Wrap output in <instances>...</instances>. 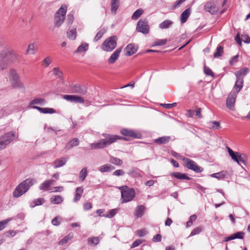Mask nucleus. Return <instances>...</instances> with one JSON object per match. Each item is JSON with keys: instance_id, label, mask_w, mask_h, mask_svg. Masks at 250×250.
Masks as SVG:
<instances>
[{"instance_id": "obj_26", "label": "nucleus", "mask_w": 250, "mask_h": 250, "mask_svg": "<svg viewBox=\"0 0 250 250\" xmlns=\"http://www.w3.org/2000/svg\"><path fill=\"white\" fill-rule=\"evenodd\" d=\"M54 181L53 180H46L40 186V189L43 190H47L50 186L53 184Z\"/></svg>"}, {"instance_id": "obj_55", "label": "nucleus", "mask_w": 250, "mask_h": 250, "mask_svg": "<svg viewBox=\"0 0 250 250\" xmlns=\"http://www.w3.org/2000/svg\"><path fill=\"white\" fill-rule=\"evenodd\" d=\"M202 229H203L202 227L195 228L191 231L189 236H191L198 234L202 231Z\"/></svg>"}, {"instance_id": "obj_30", "label": "nucleus", "mask_w": 250, "mask_h": 250, "mask_svg": "<svg viewBox=\"0 0 250 250\" xmlns=\"http://www.w3.org/2000/svg\"><path fill=\"white\" fill-rule=\"evenodd\" d=\"M3 53L1 52L0 53V69L3 70L6 68L8 62L3 56Z\"/></svg>"}, {"instance_id": "obj_2", "label": "nucleus", "mask_w": 250, "mask_h": 250, "mask_svg": "<svg viewBox=\"0 0 250 250\" xmlns=\"http://www.w3.org/2000/svg\"><path fill=\"white\" fill-rule=\"evenodd\" d=\"M36 181L35 179L32 178H28L23 181L14 189L13 192V196L16 198L21 197L28 190Z\"/></svg>"}, {"instance_id": "obj_20", "label": "nucleus", "mask_w": 250, "mask_h": 250, "mask_svg": "<svg viewBox=\"0 0 250 250\" xmlns=\"http://www.w3.org/2000/svg\"><path fill=\"white\" fill-rule=\"evenodd\" d=\"M33 109H36L40 112L43 114H53L56 113V110L52 108H42L39 106H34Z\"/></svg>"}, {"instance_id": "obj_5", "label": "nucleus", "mask_w": 250, "mask_h": 250, "mask_svg": "<svg viewBox=\"0 0 250 250\" xmlns=\"http://www.w3.org/2000/svg\"><path fill=\"white\" fill-rule=\"evenodd\" d=\"M66 12V5L65 4L62 5L54 16V22L55 27H59L62 25L65 19Z\"/></svg>"}, {"instance_id": "obj_19", "label": "nucleus", "mask_w": 250, "mask_h": 250, "mask_svg": "<svg viewBox=\"0 0 250 250\" xmlns=\"http://www.w3.org/2000/svg\"><path fill=\"white\" fill-rule=\"evenodd\" d=\"M170 175L179 180H191V178L187 176L186 174L180 172H172L170 174Z\"/></svg>"}, {"instance_id": "obj_9", "label": "nucleus", "mask_w": 250, "mask_h": 250, "mask_svg": "<svg viewBox=\"0 0 250 250\" xmlns=\"http://www.w3.org/2000/svg\"><path fill=\"white\" fill-rule=\"evenodd\" d=\"M69 89L72 93H76L81 95H83L87 92V88L84 85L79 84L70 85Z\"/></svg>"}, {"instance_id": "obj_10", "label": "nucleus", "mask_w": 250, "mask_h": 250, "mask_svg": "<svg viewBox=\"0 0 250 250\" xmlns=\"http://www.w3.org/2000/svg\"><path fill=\"white\" fill-rule=\"evenodd\" d=\"M136 30L143 34H147L149 31L148 22L146 19H140L137 25Z\"/></svg>"}, {"instance_id": "obj_17", "label": "nucleus", "mask_w": 250, "mask_h": 250, "mask_svg": "<svg viewBox=\"0 0 250 250\" xmlns=\"http://www.w3.org/2000/svg\"><path fill=\"white\" fill-rule=\"evenodd\" d=\"M11 81V85L13 88L21 89L23 91L25 90L24 84L20 80V77Z\"/></svg>"}, {"instance_id": "obj_13", "label": "nucleus", "mask_w": 250, "mask_h": 250, "mask_svg": "<svg viewBox=\"0 0 250 250\" xmlns=\"http://www.w3.org/2000/svg\"><path fill=\"white\" fill-rule=\"evenodd\" d=\"M46 103V101L45 99L42 98H36L31 100L29 103V106L30 108L33 109L34 106H36L35 105H42Z\"/></svg>"}, {"instance_id": "obj_50", "label": "nucleus", "mask_w": 250, "mask_h": 250, "mask_svg": "<svg viewBox=\"0 0 250 250\" xmlns=\"http://www.w3.org/2000/svg\"><path fill=\"white\" fill-rule=\"evenodd\" d=\"M204 71L205 74L207 76H210L212 77H214V74L211 69H210L208 67L206 66V65L204 68Z\"/></svg>"}, {"instance_id": "obj_15", "label": "nucleus", "mask_w": 250, "mask_h": 250, "mask_svg": "<svg viewBox=\"0 0 250 250\" xmlns=\"http://www.w3.org/2000/svg\"><path fill=\"white\" fill-rule=\"evenodd\" d=\"M243 78H236L235 85L232 89V90L234 91V93H236V94H238L242 88L243 86Z\"/></svg>"}, {"instance_id": "obj_25", "label": "nucleus", "mask_w": 250, "mask_h": 250, "mask_svg": "<svg viewBox=\"0 0 250 250\" xmlns=\"http://www.w3.org/2000/svg\"><path fill=\"white\" fill-rule=\"evenodd\" d=\"M249 72L248 68L245 67L240 69L239 71L235 73V75L236 78H243V77L246 76Z\"/></svg>"}, {"instance_id": "obj_12", "label": "nucleus", "mask_w": 250, "mask_h": 250, "mask_svg": "<svg viewBox=\"0 0 250 250\" xmlns=\"http://www.w3.org/2000/svg\"><path fill=\"white\" fill-rule=\"evenodd\" d=\"M2 53H3L4 58L7 60V62L8 63L11 62H14L18 60V55L13 50H4L1 51Z\"/></svg>"}, {"instance_id": "obj_49", "label": "nucleus", "mask_w": 250, "mask_h": 250, "mask_svg": "<svg viewBox=\"0 0 250 250\" xmlns=\"http://www.w3.org/2000/svg\"><path fill=\"white\" fill-rule=\"evenodd\" d=\"M118 210L119 209L118 208L110 209L108 214L103 215V216L107 218H111L117 213Z\"/></svg>"}, {"instance_id": "obj_38", "label": "nucleus", "mask_w": 250, "mask_h": 250, "mask_svg": "<svg viewBox=\"0 0 250 250\" xmlns=\"http://www.w3.org/2000/svg\"><path fill=\"white\" fill-rule=\"evenodd\" d=\"M67 36L69 39L74 40L77 37V32L76 29L69 30L67 32Z\"/></svg>"}, {"instance_id": "obj_16", "label": "nucleus", "mask_w": 250, "mask_h": 250, "mask_svg": "<svg viewBox=\"0 0 250 250\" xmlns=\"http://www.w3.org/2000/svg\"><path fill=\"white\" fill-rule=\"evenodd\" d=\"M67 161V159L65 158L57 159L52 163V165L54 168H57L64 166Z\"/></svg>"}, {"instance_id": "obj_64", "label": "nucleus", "mask_w": 250, "mask_h": 250, "mask_svg": "<svg viewBox=\"0 0 250 250\" xmlns=\"http://www.w3.org/2000/svg\"><path fill=\"white\" fill-rule=\"evenodd\" d=\"M112 174L114 176H122L125 174V172L122 169H118L113 172Z\"/></svg>"}, {"instance_id": "obj_46", "label": "nucleus", "mask_w": 250, "mask_h": 250, "mask_svg": "<svg viewBox=\"0 0 250 250\" xmlns=\"http://www.w3.org/2000/svg\"><path fill=\"white\" fill-rule=\"evenodd\" d=\"M19 77L20 76L15 69H11L9 70V79L10 80H12Z\"/></svg>"}, {"instance_id": "obj_34", "label": "nucleus", "mask_w": 250, "mask_h": 250, "mask_svg": "<svg viewBox=\"0 0 250 250\" xmlns=\"http://www.w3.org/2000/svg\"><path fill=\"white\" fill-rule=\"evenodd\" d=\"M50 200V202L54 204H59L62 202L63 199L60 195H54Z\"/></svg>"}, {"instance_id": "obj_53", "label": "nucleus", "mask_w": 250, "mask_h": 250, "mask_svg": "<svg viewBox=\"0 0 250 250\" xmlns=\"http://www.w3.org/2000/svg\"><path fill=\"white\" fill-rule=\"evenodd\" d=\"M52 62V58L50 56L46 57L42 61L43 64L45 67L49 66Z\"/></svg>"}, {"instance_id": "obj_29", "label": "nucleus", "mask_w": 250, "mask_h": 250, "mask_svg": "<svg viewBox=\"0 0 250 250\" xmlns=\"http://www.w3.org/2000/svg\"><path fill=\"white\" fill-rule=\"evenodd\" d=\"M207 125L208 127L211 129H219L221 127L220 123L217 121H209L207 123Z\"/></svg>"}, {"instance_id": "obj_43", "label": "nucleus", "mask_w": 250, "mask_h": 250, "mask_svg": "<svg viewBox=\"0 0 250 250\" xmlns=\"http://www.w3.org/2000/svg\"><path fill=\"white\" fill-rule=\"evenodd\" d=\"M223 53V47L219 45L217 46L216 51L214 53V57L215 58H217L220 57Z\"/></svg>"}, {"instance_id": "obj_7", "label": "nucleus", "mask_w": 250, "mask_h": 250, "mask_svg": "<svg viewBox=\"0 0 250 250\" xmlns=\"http://www.w3.org/2000/svg\"><path fill=\"white\" fill-rule=\"evenodd\" d=\"M117 41V38L116 36L108 38L102 44V49L106 51H111L116 47Z\"/></svg>"}, {"instance_id": "obj_27", "label": "nucleus", "mask_w": 250, "mask_h": 250, "mask_svg": "<svg viewBox=\"0 0 250 250\" xmlns=\"http://www.w3.org/2000/svg\"><path fill=\"white\" fill-rule=\"evenodd\" d=\"M83 191V189L82 187H78L76 188L75 195L73 199V201L74 202H77L80 200Z\"/></svg>"}, {"instance_id": "obj_3", "label": "nucleus", "mask_w": 250, "mask_h": 250, "mask_svg": "<svg viewBox=\"0 0 250 250\" xmlns=\"http://www.w3.org/2000/svg\"><path fill=\"white\" fill-rule=\"evenodd\" d=\"M18 137L15 131H10L0 136V151L4 149Z\"/></svg>"}, {"instance_id": "obj_8", "label": "nucleus", "mask_w": 250, "mask_h": 250, "mask_svg": "<svg viewBox=\"0 0 250 250\" xmlns=\"http://www.w3.org/2000/svg\"><path fill=\"white\" fill-rule=\"evenodd\" d=\"M204 9L212 15L215 14L218 11L217 1L211 0L206 2L204 5Z\"/></svg>"}, {"instance_id": "obj_58", "label": "nucleus", "mask_w": 250, "mask_h": 250, "mask_svg": "<svg viewBox=\"0 0 250 250\" xmlns=\"http://www.w3.org/2000/svg\"><path fill=\"white\" fill-rule=\"evenodd\" d=\"M235 239H242L244 238L245 233L242 231H238L233 234Z\"/></svg>"}, {"instance_id": "obj_61", "label": "nucleus", "mask_w": 250, "mask_h": 250, "mask_svg": "<svg viewBox=\"0 0 250 250\" xmlns=\"http://www.w3.org/2000/svg\"><path fill=\"white\" fill-rule=\"evenodd\" d=\"M143 242V240L141 239H137L135 240L131 245V248H134L136 247H138L139 246L142 242Z\"/></svg>"}, {"instance_id": "obj_54", "label": "nucleus", "mask_w": 250, "mask_h": 250, "mask_svg": "<svg viewBox=\"0 0 250 250\" xmlns=\"http://www.w3.org/2000/svg\"><path fill=\"white\" fill-rule=\"evenodd\" d=\"M84 102V100L83 97L75 95L72 103L83 104Z\"/></svg>"}, {"instance_id": "obj_42", "label": "nucleus", "mask_w": 250, "mask_h": 250, "mask_svg": "<svg viewBox=\"0 0 250 250\" xmlns=\"http://www.w3.org/2000/svg\"><path fill=\"white\" fill-rule=\"evenodd\" d=\"M106 29L105 28H102L98 32L95 37H94L93 41L94 42L99 41L103 36V35L106 32Z\"/></svg>"}, {"instance_id": "obj_14", "label": "nucleus", "mask_w": 250, "mask_h": 250, "mask_svg": "<svg viewBox=\"0 0 250 250\" xmlns=\"http://www.w3.org/2000/svg\"><path fill=\"white\" fill-rule=\"evenodd\" d=\"M125 55L127 56H130L135 54L137 51V48L135 47L133 43L128 44L125 49Z\"/></svg>"}, {"instance_id": "obj_33", "label": "nucleus", "mask_w": 250, "mask_h": 250, "mask_svg": "<svg viewBox=\"0 0 250 250\" xmlns=\"http://www.w3.org/2000/svg\"><path fill=\"white\" fill-rule=\"evenodd\" d=\"M227 149L229 154L231 157L232 159L239 164V159H238V154H239V152H234L231 148L229 147H227Z\"/></svg>"}, {"instance_id": "obj_57", "label": "nucleus", "mask_w": 250, "mask_h": 250, "mask_svg": "<svg viewBox=\"0 0 250 250\" xmlns=\"http://www.w3.org/2000/svg\"><path fill=\"white\" fill-rule=\"evenodd\" d=\"M147 234L146 229H139L136 231V234L140 237H143Z\"/></svg>"}, {"instance_id": "obj_39", "label": "nucleus", "mask_w": 250, "mask_h": 250, "mask_svg": "<svg viewBox=\"0 0 250 250\" xmlns=\"http://www.w3.org/2000/svg\"><path fill=\"white\" fill-rule=\"evenodd\" d=\"M109 162L115 165L120 166L123 164V161L119 158L110 156Z\"/></svg>"}, {"instance_id": "obj_11", "label": "nucleus", "mask_w": 250, "mask_h": 250, "mask_svg": "<svg viewBox=\"0 0 250 250\" xmlns=\"http://www.w3.org/2000/svg\"><path fill=\"white\" fill-rule=\"evenodd\" d=\"M237 94L232 90L229 94L226 100V106L230 110H234V104Z\"/></svg>"}, {"instance_id": "obj_37", "label": "nucleus", "mask_w": 250, "mask_h": 250, "mask_svg": "<svg viewBox=\"0 0 250 250\" xmlns=\"http://www.w3.org/2000/svg\"><path fill=\"white\" fill-rule=\"evenodd\" d=\"M54 76L61 80L63 79V73L59 67H54L53 69Z\"/></svg>"}, {"instance_id": "obj_60", "label": "nucleus", "mask_w": 250, "mask_h": 250, "mask_svg": "<svg viewBox=\"0 0 250 250\" xmlns=\"http://www.w3.org/2000/svg\"><path fill=\"white\" fill-rule=\"evenodd\" d=\"M161 240H162V236L160 234H157L154 235L152 239V240L154 242H159L161 241Z\"/></svg>"}, {"instance_id": "obj_21", "label": "nucleus", "mask_w": 250, "mask_h": 250, "mask_svg": "<svg viewBox=\"0 0 250 250\" xmlns=\"http://www.w3.org/2000/svg\"><path fill=\"white\" fill-rule=\"evenodd\" d=\"M171 140V137L168 136H165L158 138L154 140V142L158 145L167 144Z\"/></svg>"}, {"instance_id": "obj_1", "label": "nucleus", "mask_w": 250, "mask_h": 250, "mask_svg": "<svg viewBox=\"0 0 250 250\" xmlns=\"http://www.w3.org/2000/svg\"><path fill=\"white\" fill-rule=\"evenodd\" d=\"M120 133L124 136L109 133L102 134L104 138L100 139L96 143L90 144L91 149H103L116 142L118 140L128 141L129 140V138L134 139H141L142 138L141 133L130 129L123 128L120 130Z\"/></svg>"}, {"instance_id": "obj_36", "label": "nucleus", "mask_w": 250, "mask_h": 250, "mask_svg": "<svg viewBox=\"0 0 250 250\" xmlns=\"http://www.w3.org/2000/svg\"><path fill=\"white\" fill-rule=\"evenodd\" d=\"M173 22L170 20H165L159 24V27L161 29H167L169 28Z\"/></svg>"}, {"instance_id": "obj_45", "label": "nucleus", "mask_w": 250, "mask_h": 250, "mask_svg": "<svg viewBox=\"0 0 250 250\" xmlns=\"http://www.w3.org/2000/svg\"><path fill=\"white\" fill-rule=\"evenodd\" d=\"M143 13V10L141 9H138L134 12L132 15L131 18L133 20H137L142 15Z\"/></svg>"}, {"instance_id": "obj_56", "label": "nucleus", "mask_w": 250, "mask_h": 250, "mask_svg": "<svg viewBox=\"0 0 250 250\" xmlns=\"http://www.w3.org/2000/svg\"><path fill=\"white\" fill-rule=\"evenodd\" d=\"M167 42V39L157 40L154 42V45L161 46L166 44Z\"/></svg>"}, {"instance_id": "obj_6", "label": "nucleus", "mask_w": 250, "mask_h": 250, "mask_svg": "<svg viewBox=\"0 0 250 250\" xmlns=\"http://www.w3.org/2000/svg\"><path fill=\"white\" fill-rule=\"evenodd\" d=\"M179 157L183 161L184 167L187 168L192 170L196 173H200L203 171V168L199 166L194 161L183 156H179Z\"/></svg>"}, {"instance_id": "obj_18", "label": "nucleus", "mask_w": 250, "mask_h": 250, "mask_svg": "<svg viewBox=\"0 0 250 250\" xmlns=\"http://www.w3.org/2000/svg\"><path fill=\"white\" fill-rule=\"evenodd\" d=\"M122 51L121 48H119L111 55L108 60V62L110 64L114 63L118 59L120 54Z\"/></svg>"}, {"instance_id": "obj_52", "label": "nucleus", "mask_w": 250, "mask_h": 250, "mask_svg": "<svg viewBox=\"0 0 250 250\" xmlns=\"http://www.w3.org/2000/svg\"><path fill=\"white\" fill-rule=\"evenodd\" d=\"M34 49L35 45L34 43H31L29 44L27 49L26 50V54H27L28 53H30L32 55L35 54V52H34Z\"/></svg>"}, {"instance_id": "obj_35", "label": "nucleus", "mask_w": 250, "mask_h": 250, "mask_svg": "<svg viewBox=\"0 0 250 250\" xmlns=\"http://www.w3.org/2000/svg\"><path fill=\"white\" fill-rule=\"evenodd\" d=\"M45 202L43 198H40L33 201L30 204L31 208H34L36 206L42 205Z\"/></svg>"}, {"instance_id": "obj_59", "label": "nucleus", "mask_w": 250, "mask_h": 250, "mask_svg": "<svg viewBox=\"0 0 250 250\" xmlns=\"http://www.w3.org/2000/svg\"><path fill=\"white\" fill-rule=\"evenodd\" d=\"M186 0H177L172 6V9H174L177 7H179L182 3L185 2Z\"/></svg>"}, {"instance_id": "obj_41", "label": "nucleus", "mask_w": 250, "mask_h": 250, "mask_svg": "<svg viewBox=\"0 0 250 250\" xmlns=\"http://www.w3.org/2000/svg\"><path fill=\"white\" fill-rule=\"evenodd\" d=\"M87 241L89 244L96 246L99 243L100 239L98 237H89Z\"/></svg>"}, {"instance_id": "obj_22", "label": "nucleus", "mask_w": 250, "mask_h": 250, "mask_svg": "<svg viewBox=\"0 0 250 250\" xmlns=\"http://www.w3.org/2000/svg\"><path fill=\"white\" fill-rule=\"evenodd\" d=\"M145 207L143 205L138 206L135 209L134 213V216L136 218L141 217L144 214Z\"/></svg>"}, {"instance_id": "obj_51", "label": "nucleus", "mask_w": 250, "mask_h": 250, "mask_svg": "<svg viewBox=\"0 0 250 250\" xmlns=\"http://www.w3.org/2000/svg\"><path fill=\"white\" fill-rule=\"evenodd\" d=\"M74 21V17L73 15L71 14H69L67 16V18L66 20V23H67L68 26H70Z\"/></svg>"}, {"instance_id": "obj_23", "label": "nucleus", "mask_w": 250, "mask_h": 250, "mask_svg": "<svg viewBox=\"0 0 250 250\" xmlns=\"http://www.w3.org/2000/svg\"><path fill=\"white\" fill-rule=\"evenodd\" d=\"M80 144V141L77 138H73L66 145L65 148L69 150L74 146H78Z\"/></svg>"}, {"instance_id": "obj_32", "label": "nucleus", "mask_w": 250, "mask_h": 250, "mask_svg": "<svg viewBox=\"0 0 250 250\" xmlns=\"http://www.w3.org/2000/svg\"><path fill=\"white\" fill-rule=\"evenodd\" d=\"M238 159H239V164L242 163L244 165L248 164V156L245 153H239L238 154Z\"/></svg>"}, {"instance_id": "obj_63", "label": "nucleus", "mask_w": 250, "mask_h": 250, "mask_svg": "<svg viewBox=\"0 0 250 250\" xmlns=\"http://www.w3.org/2000/svg\"><path fill=\"white\" fill-rule=\"evenodd\" d=\"M74 96L73 95H64L63 96V99L72 103Z\"/></svg>"}, {"instance_id": "obj_4", "label": "nucleus", "mask_w": 250, "mask_h": 250, "mask_svg": "<svg viewBox=\"0 0 250 250\" xmlns=\"http://www.w3.org/2000/svg\"><path fill=\"white\" fill-rule=\"evenodd\" d=\"M119 189L121 190L122 203L130 202L135 196V192L133 188H128L127 186L120 187Z\"/></svg>"}, {"instance_id": "obj_47", "label": "nucleus", "mask_w": 250, "mask_h": 250, "mask_svg": "<svg viewBox=\"0 0 250 250\" xmlns=\"http://www.w3.org/2000/svg\"><path fill=\"white\" fill-rule=\"evenodd\" d=\"M87 175L86 167L83 168L80 172V178L81 181H83Z\"/></svg>"}, {"instance_id": "obj_62", "label": "nucleus", "mask_w": 250, "mask_h": 250, "mask_svg": "<svg viewBox=\"0 0 250 250\" xmlns=\"http://www.w3.org/2000/svg\"><path fill=\"white\" fill-rule=\"evenodd\" d=\"M242 41L246 43H250V37L248 35L244 34L242 35Z\"/></svg>"}, {"instance_id": "obj_44", "label": "nucleus", "mask_w": 250, "mask_h": 250, "mask_svg": "<svg viewBox=\"0 0 250 250\" xmlns=\"http://www.w3.org/2000/svg\"><path fill=\"white\" fill-rule=\"evenodd\" d=\"M72 238L73 235L69 234L68 235L66 236L64 238L61 240L59 242V244L60 245H63L66 244L69 240H70Z\"/></svg>"}, {"instance_id": "obj_40", "label": "nucleus", "mask_w": 250, "mask_h": 250, "mask_svg": "<svg viewBox=\"0 0 250 250\" xmlns=\"http://www.w3.org/2000/svg\"><path fill=\"white\" fill-rule=\"evenodd\" d=\"M88 44L86 43H82L76 50V52L79 53L83 52H85L88 50Z\"/></svg>"}, {"instance_id": "obj_31", "label": "nucleus", "mask_w": 250, "mask_h": 250, "mask_svg": "<svg viewBox=\"0 0 250 250\" xmlns=\"http://www.w3.org/2000/svg\"><path fill=\"white\" fill-rule=\"evenodd\" d=\"M119 0H111V11L112 13L116 14L119 6Z\"/></svg>"}, {"instance_id": "obj_24", "label": "nucleus", "mask_w": 250, "mask_h": 250, "mask_svg": "<svg viewBox=\"0 0 250 250\" xmlns=\"http://www.w3.org/2000/svg\"><path fill=\"white\" fill-rule=\"evenodd\" d=\"M190 12L191 10L190 8H188L183 12L180 17V21L182 23H184L186 22L190 15Z\"/></svg>"}, {"instance_id": "obj_48", "label": "nucleus", "mask_w": 250, "mask_h": 250, "mask_svg": "<svg viewBox=\"0 0 250 250\" xmlns=\"http://www.w3.org/2000/svg\"><path fill=\"white\" fill-rule=\"evenodd\" d=\"M226 176L225 173L224 171L219 172L216 173H213L211 175L212 177L217 178L218 179H222L225 178Z\"/></svg>"}, {"instance_id": "obj_28", "label": "nucleus", "mask_w": 250, "mask_h": 250, "mask_svg": "<svg viewBox=\"0 0 250 250\" xmlns=\"http://www.w3.org/2000/svg\"><path fill=\"white\" fill-rule=\"evenodd\" d=\"M114 168L115 167L113 166L110 164H105L100 167L98 169L101 172H107L114 169Z\"/></svg>"}]
</instances>
